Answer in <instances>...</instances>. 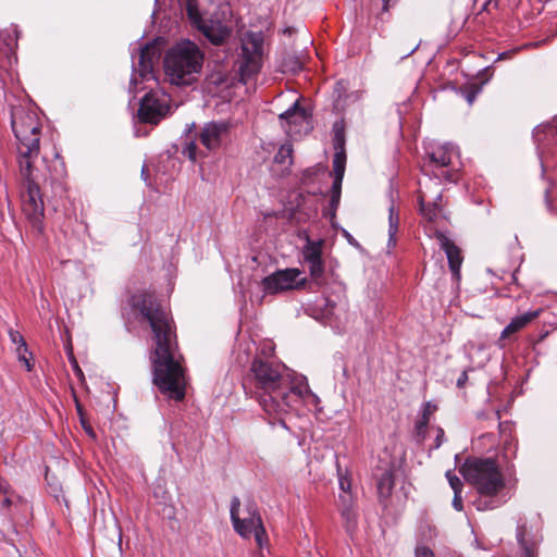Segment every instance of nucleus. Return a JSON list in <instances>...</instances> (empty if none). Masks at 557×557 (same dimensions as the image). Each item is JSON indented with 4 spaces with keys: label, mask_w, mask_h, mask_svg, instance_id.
I'll list each match as a JSON object with an SVG mask.
<instances>
[{
    "label": "nucleus",
    "mask_w": 557,
    "mask_h": 557,
    "mask_svg": "<svg viewBox=\"0 0 557 557\" xmlns=\"http://www.w3.org/2000/svg\"><path fill=\"white\" fill-rule=\"evenodd\" d=\"M416 557H435L433 550L426 546H417L414 550Z\"/></svg>",
    "instance_id": "31"
},
{
    "label": "nucleus",
    "mask_w": 557,
    "mask_h": 557,
    "mask_svg": "<svg viewBox=\"0 0 557 557\" xmlns=\"http://www.w3.org/2000/svg\"><path fill=\"white\" fill-rule=\"evenodd\" d=\"M12 131L15 136L16 160L21 176L27 182L26 193L22 196V210L33 230L44 232L45 207L39 186L33 178L34 162L40 151V125L36 116L22 108L12 111Z\"/></svg>",
    "instance_id": "2"
},
{
    "label": "nucleus",
    "mask_w": 557,
    "mask_h": 557,
    "mask_svg": "<svg viewBox=\"0 0 557 557\" xmlns=\"http://www.w3.org/2000/svg\"><path fill=\"white\" fill-rule=\"evenodd\" d=\"M461 472L465 480L481 495L493 496L504 487L503 475L493 459L467 460Z\"/></svg>",
    "instance_id": "5"
},
{
    "label": "nucleus",
    "mask_w": 557,
    "mask_h": 557,
    "mask_svg": "<svg viewBox=\"0 0 557 557\" xmlns=\"http://www.w3.org/2000/svg\"><path fill=\"white\" fill-rule=\"evenodd\" d=\"M441 199H442V195L437 194L435 198L430 200L428 194L425 191L420 190V194H419L420 211L426 220L434 221L438 216V214L442 212V208L438 205V201Z\"/></svg>",
    "instance_id": "19"
},
{
    "label": "nucleus",
    "mask_w": 557,
    "mask_h": 557,
    "mask_svg": "<svg viewBox=\"0 0 557 557\" xmlns=\"http://www.w3.org/2000/svg\"><path fill=\"white\" fill-rule=\"evenodd\" d=\"M15 351L17 354V358L21 362H23L27 369V371H30L32 370V364L28 360V358L26 357V354L28 352V349L27 350H24L20 345L16 346L15 348Z\"/></svg>",
    "instance_id": "30"
},
{
    "label": "nucleus",
    "mask_w": 557,
    "mask_h": 557,
    "mask_svg": "<svg viewBox=\"0 0 557 557\" xmlns=\"http://www.w3.org/2000/svg\"><path fill=\"white\" fill-rule=\"evenodd\" d=\"M339 486H341V490L344 492V494H349L348 491L350 490V481L348 479L341 478Z\"/></svg>",
    "instance_id": "35"
},
{
    "label": "nucleus",
    "mask_w": 557,
    "mask_h": 557,
    "mask_svg": "<svg viewBox=\"0 0 557 557\" xmlns=\"http://www.w3.org/2000/svg\"><path fill=\"white\" fill-rule=\"evenodd\" d=\"M262 54L263 34L261 32H247L242 37V53L238 62L240 79L244 83L260 71Z\"/></svg>",
    "instance_id": "7"
},
{
    "label": "nucleus",
    "mask_w": 557,
    "mask_h": 557,
    "mask_svg": "<svg viewBox=\"0 0 557 557\" xmlns=\"http://www.w3.org/2000/svg\"><path fill=\"white\" fill-rule=\"evenodd\" d=\"M256 557H263V555H262V553H260Z\"/></svg>",
    "instance_id": "46"
},
{
    "label": "nucleus",
    "mask_w": 557,
    "mask_h": 557,
    "mask_svg": "<svg viewBox=\"0 0 557 557\" xmlns=\"http://www.w3.org/2000/svg\"><path fill=\"white\" fill-rule=\"evenodd\" d=\"M455 153V147L450 144L438 146L432 150L429 156L430 160L437 166H448L451 162V157Z\"/></svg>",
    "instance_id": "20"
},
{
    "label": "nucleus",
    "mask_w": 557,
    "mask_h": 557,
    "mask_svg": "<svg viewBox=\"0 0 557 557\" xmlns=\"http://www.w3.org/2000/svg\"><path fill=\"white\" fill-rule=\"evenodd\" d=\"M508 55H509L508 52L499 53L498 57H497V61L503 60V59L507 58Z\"/></svg>",
    "instance_id": "40"
},
{
    "label": "nucleus",
    "mask_w": 557,
    "mask_h": 557,
    "mask_svg": "<svg viewBox=\"0 0 557 557\" xmlns=\"http://www.w3.org/2000/svg\"><path fill=\"white\" fill-rule=\"evenodd\" d=\"M333 144L335 151H345V135L342 123L336 122L333 125Z\"/></svg>",
    "instance_id": "25"
},
{
    "label": "nucleus",
    "mask_w": 557,
    "mask_h": 557,
    "mask_svg": "<svg viewBox=\"0 0 557 557\" xmlns=\"http://www.w3.org/2000/svg\"><path fill=\"white\" fill-rule=\"evenodd\" d=\"M245 510L246 515L242 518L240 500L238 497H233L231 503V520L235 531L245 539L253 534L256 543L262 549L268 544V536L256 504L249 503Z\"/></svg>",
    "instance_id": "6"
},
{
    "label": "nucleus",
    "mask_w": 557,
    "mask_h": 557,
    "mask_svg": "<svg viewBox=\"0 0 557 557\" xmlns=\"http://www.w3.org/2000/svg\"><path fill=\"white\" fill-rule=\"evenodd\" d=\"M467 381H468V374H467V371H463L457 380V386L460 388L463 387L466 385Z\"/></svg>",
    "instance_id": "36"
},
{
    "label": "nucleus",
    "mask_w": 557,
    "mask_h": 557,
    "mask_svg": "<svg viewBox=\"0 0 557 557\" xmlns=\"http://www.w3.org/2000/svg\"><path fill=\"white\" fill-rule=\"evenodd\" d=\"M453 507L458 510V511H461L463 506H462V497H461V492H456L454 493V498H453Z\"/></svg>",
    "instance_id": "34"
},
{
    "label": "nucleus",
    "mask_w": 557,
    "mask_h": 557,
    "mask_svg": "<svg viewBox=\"0 0 557 557\" xmlns=\"http://www.w3.org/2000/svg\"><path fill=\"white\" fill-rule=\"evenodd\" d=\"M158 59L157 48L152 45H146L140 48L137 63H134V73L131 78V85H136L137 75L143 81L154 79L153 65Z\"/></svg>",
    "instance_id": "12"
},
{
    "label": "nucleus",
    "mask_w": 557,
    "mask_h": 557,
    "mask_svg": "<svg viewBox=\"0 0 557 557\" xmlns=\"http://www.w3.org/2000/svg\"><path fill=\"white\" fill-rule=\"evenodd\" d=\"M498 1L499 0H488L487 4L494 3V5L497 7L498 5Z\"/></svg>",
    "instance_id": "41"
},
{
    "label": "nucleus",
    "mask_w": 557,
    "mask_h": 557,
    "mask_svg": "<svg viewBox=\"0 0 557 557\" xmlns=\"http://www.w3.org/2000/svg\"><path fill=\"white\" fill-rule=\"evenodd\" d=\"M436 405L432 404L431 401H426L423 405L422 416L423 418L430 420V417L435 412Z\"/></svg>",
    "instance_id": "32"
},
{
    "label": "nucleus",
    "mask_w": 557,
    "mask_h": 557,
    "mask_svg": "<svg viewBox=\"0 0 557 557\" xmlns=\"http://www.w3.org/2000/svg\"><path fill=\"white\" fill-rule=\"evenodd\" d=\"M166 100L160 99L157 94L148 92L140 101L138 109L139 117L147 123H158L168 112Z\"/></svg>",
    "instance_id": "11"
},
{
    "label": "nucleus",
    "mask_w": 557,
    "mask_h": 557,
    "mask_svg": "<svg viewBox=\"0 0 557 557\" xmlns=\"http://www.w3.org/2000/svg\"><path fill=\"white\" fill-rule=\"evenodd\" d=\"M444 437V431L442 429L437 430V436H436V447H438L442 444Z\"/></svg>",
    "instance_id": "38"
},
{
    "label": "nucleus",
    "mask_w": 557,
    "mask_h": 557,
    "mask_svg": "<svg viewBox=\"0 0 557 557\" xmlns=\"http://www.w3.org/2000/svg\"><path fill=\"white\" fill-rule=\"evenodd\" d=\"M394 487L393 474L389 471H385L377 481V493L380 498H387Z\"/></svg>",
    "instance_id": "22"
},
{
    "label": "nucleus",
    "mask_w": 557,
    "mask_h": 557,
    "mask_svg": "<svg viewBox=\"0 0 557 557\" xmlns=\"http://www.w3.org/2000/svg\"><path fill=\"white\" fill-rule=\"evenodd\" d=\"M278 421L284 428H286L285 422L281 418L278 419Z\"/></svg>",
    "instance_id": "44"
},
{
    "label": "nucleus",
    "mask_w": 557,
    "mask_h": 557,
    "mask_svg": "<svg viewBox=\"0 0 557 557\" xmlns=\"http://www.w3.org/2000/svg\"><path fill=\"white\" fill-rule=\"evenodd\" d=\"M230 123L225 121H212L206 123L198 133L201 145L209 151L221 147L223 140L228 136Z\"/></svg>",
    "instance_id": "10"
},
{
    "label": "nucleus",
    "mask_w": 557,
    "mask_h": 557,
    "mask_svg": "<svg viewBox=\"0 0 557 557\" xmlns=\"http://www.w3.org/2000/svg\"><path fill=\"white\" fill-rule=\"evenodd\" d=\"M182 153L193 162H195L199 156H203L202 152L198 151L197 145L194 139H190L188 143H186Z\"/></svg>",
    "instance_id": "26"
},
{
    "label": "nucleus",
    "mask_w": 557,
    "mask_h": 557,
    "mask_svg": "<svg viewBox=\"0 0 557 557\" xmlns=\"http://www.w3.org/2000/svg\"><path fill=\"white\" fill-rule=\"evenodd\" d=\"M187 13L193 24L213 45H222L230 36L231 29L220 20L203 18L195 5L188 3Z\"/></svg>",
    "instance_id": "9"
},
{
    "label": "nucleus",
    "mask_w": 557,
    "mask_h": 557,
    "mask_svg": "<svg viewBox=\"0 0 557 557\" xmlns=\"http://www.w3.org/2000/svg\"><path fill=\"white\" fill-rule=\"evenodd\" d=\"M287 389H288V401L292 403V409L294 407V404L297 400H307L308 398H312V400L315 403L318 401L317 395H314L311 389L309 388V385L304 377L299 383H292L290 377L287 379Z\"/></svg>",
    "instance_id": "18"
},
{
    "label": "nucleus",
    "mask_w": 557,
    "mask_h": 557,
    "mask_svg": "<svg viewBox=\"0 0 557 557\" xmlns=\"http://www.w3.org/2000/svg\"><path fill=\"white\" fill-rule=\"evenodd\" d=\"M205 54L190 40H182L171 47L163 60L164 74L172 85L189 86L198 81Z\"/></svg>",
    "instance_id": "4"
},
{
    "label": "nucleus",
    "mask_w": 557,
    "mask_h": 557,
    "mask_svg": "<svg viewBox=\"0 0 557 557\" xmlns=\"http://www.w3.org/2000/svg\"><path fill=\"white\" fill-rule=\"evenodd\" d=\"M441 249L446 253L449 269L456 281L460 280V267L462 263L461 250L443 233H436Z\"/></svg>",
    "instance_id": "15"
},
{
    "label": "nucleus",
    "mask_w": 557,
    "mask_h": 557,
    "mask_svg": "<svg viewBox=\"0 0 557 557\" xmlns=\"http://www.w3.org/2000/svg\"><path fill=\"white\" fill-rule=\"evenodd\" d=\"M467 99L471 103L474 99V95H468Z\"/></svg>",
    "instance_id": "43"
},
{
    "label": "nucleus",
    "mask_w": 557,
    "mask_h": 557,
    "mask_svg": "<svg viewBox=\"0 0 557 557\" xmlns=\"http://www.w3.org/2000/svg\"><path fill=\"white\" fill-rule=\"evenodd\" d=\"M341 515L345 520V528L347 532H352L357 527V510L351 494L339 495Z\"/></svg>",
    "instance_id": "17"
},
{
    "label": "nucleus",
    "mask_w": 557,
    "mask_h": 557,
    "mask_svg": "<svg viewBox=\"0 0 557 557\" xmlns=\"http://www.w3.org/2000/svg\"><path fill=\"white\" fill-rule=\"evenodd\" d=\"M255 385L260 391L259 404L270 417H281L292 407L288 401L286 368L277 362L256 359L251 363Z\"/></svg>",
    "instance_id": "3"
},
{
    "label": "nucleus",
    "mask_w": 557,
    "mask_h": 557,
    "mask_svg": "<svg viewBox=\"0 0 557 557\" xmlns=\"http://www.w3.org/2000/svg\"><path fill=\"white\" fill-rule=\"evenodd\" d=\"M498 1L499 0H488L487 4L494 3V5L497 7L498 5Z\"/></svg>",
    "instance_id": "42"
},
{
    "label": "nucleus",
    "mask_w": 557,
    "mask_h": 557,
    "mask_svg": "<svg viewBox=\"0 0 557 557\" xmlns=\"http://www.w3.org/2000/svg\"><path fill=\"white\" fill-rule=\"evenodd\" d=\"M429 421H430V420H428V419H425V418H423V417H421V418L417 421V423H416V430H417V433H418V435H419V436H420V435L424 436V433H425L426 426H428V424H429Z\"/></svg>",
    "instance_id": "33"
},
{
    "label": "nucleus",
    "mask_w": 557,
    "mask_h": 557,
    "mask_svg": "<svg viewBox=\"0 0 557 557\" xmlns=\"http://www.w3.org/2000/svg\"><path fill=\"white\" fill-rule=\"evenodd\" d=\"M302 256L305 262L308 264L310 275L313 280H319L324 273V265L322 261V240L313 242L307 239L302 248Z\"/></svg>",
    "instance_id": "14"
},
{
    "label": "nucleus",
    "mask_w": 557,
    "mask_h": 557,
    "mask_svg": "<svg viewBox=\"0 0 557 557\" xmlns=\"http://www.w3.org/2000/svg\"><path fill=\"white\" fill-rule=\"evenodd\" d=\"M0 503L3 507H9L11 505V499L8 496V491L5 488H3V498L0 499Z\"/></svg>",
    "instance_id": "37"
},
{
    "label": "nucleus",
    "mask_w": 557,
    "mask_h": 557,
    "mask_svg": "<svg viewBox=\"0 0 557 557\" xmlns=\"http://www.w3.org/2000/svg\"><path fill=\"white\" fill-rule=\"evenodd\" d=\"M341 190H342V183L333 182L332 190H331V199H330V207L333 211H335L339 205Z\"/></svg>",
    "instance_id": "27"
},
{
    "label": "nucleus",
    "mask_w": 557,
    "mask_h": 557,
    "mask_svg": "<svg viewBox=\"0 0 557 557\" xmlns=\"http://www.w3.org/2000/svg\"><path fill=\"white\" fill-rule=\"evenodd\" d=\"M293 149L290 145H282L274 156V162L283 164L287 169L293 163Z\"/></svg>",
    "instance_id": "24"
},
{
    "label": "nucleus",
    "mask_w": 557,
    "mask_h": 557,
    "mask_svg": "<svg viewBox=\"0 0 557 557\" xmlns=\"http://www.w3.org/2000/svg\"><path fill=\"white\" fill-rule=\"evenodd\" d=\"M278 117L282 122V126L290 135L300 133L302 128L308 129L310 116L307 110L300 107L298 101L294 102V104L285 112L281 113Z\"/></svg>",
    "instance_id": "13"
},
{
    "label": "nucleus",
    "mask_w": 557,
    "mask_h": 557,
    "mask_svg": "<svg viewBox=\"0 0 557 557\" xmlns=\"http://www.w3.org/2000/svg\"><path fill=\"white\" fill-rule=\"evenodd\" d=\"M446 478H447L449 485L453 488L454 493L462 492L463 484H462L461 480L453 471H447Z\"/></svg>",
    "instance_id": "28"
},
{
    "label": "nucleus",
    "mask_w": 557,
    "mask_h": 557,
    "mask_svg": "<svg viewBox=\"0 0 557 557\" xmlns=\"http://www.w3.org/2000/svg\"><path fill=\"white\" fill-rule=\"evenodd\" d=\"M9 337H10L12 344H14L15 346L20 345L24 350H27L26 342H25L24 337L22 336V334L18 331L10 329L9 330Z\"/></svg>",
    "instance_id": "29"
},
{
    "label": "nucleus",
    "mask_w": 557,
    "mask_h": 557,
    "mask_svg": "<svg viewBox=\"0 0 557 557\" xmlns=\"http://www.w3.org/2000/svg\"><path fill=\"white\" fill-rule=\"evenodd\" d=\"M420 46V42L416 44L408 52L406 55H410L411 53H413Z\"/></svg>",
    "instance_id": "39"
},
{
    "label": "nucleus",
    "mask_w": 557,
    "mask_h": 557,
    "mask_svg": "<svg viewBox=\"0 0 557 557\" xmlns=\"http://www.w3.org/2000/svg\"><path fill=\"white\" fill-rule=\"evenodd\" d=\"M541 313V310H532L524 312L522 314L513 317L508 325L502 331L498 343L499 346L503 347V341L508 338L510 335L523 330L527 325H529L533 320H535Z\"/></svg>",
    "instance_id": "16"
},
{
    "label": "nucleus",
    "mask_w": 557,
    "mask_h": 557,
    "mask_svg": "<svg viewBox=\"0 0 557 557\" xmlns=\"http://www.w3.org/2000/svg\"><path fill=\"white\" fill-rule=\"evenodd\" d=\"M261 284L265 294L275 295L302 287L306 278L301 276L300 270L287 268L265 276Z\"/></svg>",
    "instance_id": "8"
},
{
    "label": "nucleus",
    "mask_w": 557,
    "mask_h": 557,
    "mask_svg": "<svg viewBox=\"0 0 557 557\" xmlns=\"http://www.w3.org/2000/svg\"><path fill=\"white\" fill-rule=\"evenodd\" d=\"M346 168V151H335L333 157L334 182L342 183Z\"/></svg>",
    "instance_id": "21"
},
{
    "label": "nucleus",
    "mask_w": 557,
    "mask_h": 557,
    "mask_svg": "<svg viewBox=\"0 0 557 557\" xmlns=\"http://www.w3.org/2000/svg\"><path fill=\"white\" fill-rule=\"evenodd\" d=\"M141 174H143V175H146V166H144V168H143V170H141Z\"/></svg>",
    "instance_id": "45"
},
{
    "label": "nucleus",
    "mask_w": 557,
    "mask_h": 557,
    "mask_svg": "<svg viewBox=\"0 0 557 557\" xmlns=\"http://www.w3.org/2000/svg\"><path fill=\"white\" fill-rule=\"evenodd\" d=\"M389 215H388V245L395 246L396 244V233L398 231V224H399V216L398 213L395 211L394 206H391L388 209Z\"/></svg>",
    "instance_id": "23"
},
{
    "label": "nucleus",
    "mask_w": 557,
    "mask_h": 557,
    "mask_svg": "<svg viewBox=\"0 0 557 557\" xmlns=\"http://www.w3.org/2000/svg\"><path fill=\"white\" fill-rule=\"evenodd\" d=\"M136 307L153 332L156 342L153 383L170 398L180 401L185 397V379L181 364L173 356L175 335L172 319L151 294H144Z\"/></svg>",
    "instance_id": "1"
}]
</instances>
